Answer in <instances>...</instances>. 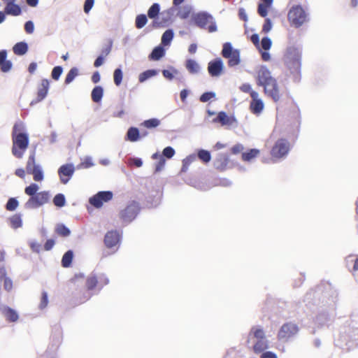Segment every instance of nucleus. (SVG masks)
<instances>
[{
    "label": "nucleus",
    "instance_id": "61",
    "mask_svg": "<svg viewBox=\"0 0 358 358\" xmlns=\"http://www.w3.org/2000/svg\"><path fill=\"white\" fill-rule=\"evenodd\" d=\"M30 247L34 252H39L41 248V245L37 242H31Z\"/></svg>",
    "mask_w": 358,
    "mask_h": 358
},
{
    "label": "nucleus",
    "instance_id": "14",
    "mask_svg": "<svg viewBox=\"0 0 358 358\" xmlns=\"http://www.w3.org/2000/svg\"><path fill=\"white\" fill-rule=\"evenodd\" d=\"M121 235L117 230L108 231L103 239L105 246L108 249H113L119 245Z\"/></svg>",
    "mask_w": 358,
    "mask_h": 358
},
{
    "label": "nucleus",
    "instance_id": "34",
    "mask_svg": "<svg viewBox=\"0 0 358 358\" xmlns=\"http://www.w3.org/2000/svg\"><path fill=\"white\" fill-rule=\"evenodd\" d=\"M55 233L62 237L69 236L71 231L63 224H58L55 227Z\"/></svg>",
    "mask_w": 358,
    "mask_h": 358
},
{
    "label": "nucleus",
    "instance_id": "40",
    "mask_svg": "<svg viewBox=\"0 0 358 358\" xmlns=\"http://www.w3.org/2000/svg\"><path fill=\"white\" fill-rule=\"evenodd\" d=\"M18 206L19 202L15 198H10L6 204V209L8 211H13Z\"/></svg>",
    "mask_w": 358,
    "mask_h": 358
},
{
    "label": "nucleus",
    "instance_id": "30",
    "mask_svg": "<svg viewBox=\"0 0 358 358\" xmlns=\"http://www.w3.org/2000/svg\"><path fill=\"white\" fill-rule=\"evenodd\" d=\"M103 95V90L101 86H96L92 91V99L95 103L101 101Z\"/></svg>",
    "mask_w": 358,
    "mask_h": 358
},
{
    "label": "nucleus",
    "instance_id": "37",
    "mask_svg": "<svg viewBox=\"0 0 358 358\" xmlns=\"http://www.w3.org/2000/svg\"><path fill=\"white\" fill-rule=\"evenodd\" d=\"M173 38V32L171 29L166 30L162 36V43L168 45Z\"/></svg>",
    "mask_w": 358,
    "mask_h": 358
},
{
    "label": "nucleus",
    "instance_id": "43",
    "mask_svg": "<svg viewBox=\"0 0 358 358\" xmlns=\"http://www.w3.org/2000/svg\"><path fill=\"white\" fill-rule=\"evenodd\" d=\"M54 204L57 207H63L65 205L66 200L64 194H57L53 199Z\"/></svg>",
    "mask_w": 358,
    "mask_h": 358
},
{
    "label": "nucleus",
    "instance_id": "27",
    "mask_svg": "<svg viewBox=\"0 0 358 358\" xmlns=\"http://www.w3.org/2000/svg\"><path fill=\"white\" fill-rule=\"evenodd\" d=\"M9 224L11 228L17 229L22 227V215L16 213L10 216L8 219Z\"/></svg>",
    "mask_w": 358,
    "mask_h": 358
},
{
    "label": "nucleus",
    "instance_id": "36",
    "mask_svg": "<svg viewBox=\"0 0 358 358\" xmlns=\"http://www.w3.org/2000/svg\"><path fill=\"white\" fill-rule=\"evenodd\" d=\"M160 6L158 3H153L148 11V16L150 19H155L159 13Z\"/></svg>",
    "mask_w": 358,
    "mask_h": 358
},
{
    "label": "nucleus",
    "instance_id": "60",
    "mask_svg": "<svg viewBox=\"0 0 358 358\" xmlns=\"http://www.w3.org/2000/svg\"><path fill=\"white\" fill-rule=\"evenodd\" d=\"M55 245V241L53 239H48L44 244V250L46 251L50 250Z\"/></svg>",
    "mask_w": 358,
    "mask_h": 358
},
{
    "label": "nucleus",
    "instance_id": "25",
    "mask_svg": "<svg viewBox=\"0 0 358 358\" xmlns=\"http://www.w3.org/2000/svg\"><path fill=\"white\" fill-rule=\"evenodd\" d=\"M268 348V341L266 338L257 340L253 345V351L256 354L264 352Z\"/></svg>",
    "mask_w": 358,
    "mask_h": 358
},
{
    "label": "nucleus",
    "instance_id": "11",
    "mask_svg": "<svg viewBox=\"0 0 358 358\" xmlns=\"http://www.w3.org/2000/svg\"><path fill=\"white\" fill-rule=\"evenodd\" d=\"M285 56L290 68L295 69L300 68L301 52L298 48H288Z\"/></svg>",
    "mask_w": 358,
    "mask_h": 358
},
{
    "label": "nucleus",
    "instance_id": "58",
    "mask_svg": "<svg viewBox=\"0 0 358 358\" xmlns=\"http://www.w3.org/2000/svg\"><path fill=\"white\" fill-rule=\"evenodd\" d=\"M94 0H86L84 4V11L88 13L94 5Z\"/></svg>",
    "mask_w": 358,
    "mask_h": 358
},
{
    "label": "nucleus",
    "instance_id": "56",
    "mask_svg": "<svg viewBox=\"0 0 358 358\" xmlns=\"http://www.w3.org/2000/svg\"><path fill=\"white\" fill-rule=\"evenodd\" d=\"M93 166V163L90 158H85L79 165L80 168L88 169Z\"/></svg>",
    "mask_w": 358,
    "mask_h": 358
},
{
    "label": "nucleus",
    "instance_id": "29",
    "mask_svg": "<svg viewBox=\"0 0 358 358\" xmlns=\"http://www.w3.org/2000/svg\"><path fill=\"white\" fill-rule=\"evenodd\" d=\"M28 50V45L25 42L17 43L13 48V51L16 55H23Z\"/></svg>",
    "mask_w": 358,
    "mask_h": 358
},
{
    "label": "nucleus",
    "instance_id": "15",
    "mask_svg": "<svg viewBox=\"0 0 358 358\" xmlns=\"http://www.w3.org/2000/svg\"><path fill=\"white\" fill-rule=\"evenodd\" d=\"M75 171L72 164H66L61 166L58 169V175L63 184H66L71 179Z\"/></svg>",
    "mask_w": 358,
    "mask_h": 358
},
{
    "label": "nucleus",
    "instance_id": "24",
    "mask_svg": "<svg viewBox=\"0 0 358 358\" xmlns=\"http://www.w3.org/2000/svg\"><path fill=\"white\" fill-rule=\"evenodd\" d=\"M251 338H256L257 340L266 338L263 329L259 327H253L251 329L248 335V341Z\"/></svg>",
    "mask_w": 358,
    "mask_h": 358
},
{
    "label": "nucleus",
    "instance_id": "19",
    "mask_svg": "<svg viewBox=\"0 0 358 358\" xmlns=\"http://www.w3.org/2000/svg\"><path fill=\"white\" fill-rule=\"evenodd\" d=\"M12 62L7 59V51L6 50H0V70L6 73L12 69Z\"/></svg>",
    "mask_w": 358,
    "mask_h": 358
},
{
    "label": "nucleus",
    "instance_id": "51",
    "mask_svg": "<svg viewBox=\"0 0 358 358\" xmlns=\"http://www.w3.org/2000/svg\"><path fill=\"white\" fill-rule=\"evenodd\" d=\"M215 96V94L214 92H205L200 96V101L201 102H207L208 101L210 100L211 99L214 98Z\"/></svg>",
    "mask_w": 358,
    "mask_h": 358
},
{
    "label": "nucleus",
    "instance_id": "4",
    "mask_svg": "<svg viewBox=\"0 0 358 358\" xmlns=\"http://www.w3.org/2000/svg\"><path fill=\"white\" fill-rule=\"evenodd\" d=\"M287 20L291 26L299 28L308 21V15L301 6H293L287 13Z\"/></svg>",
    "mask_w": 358,
    "mask_h": 358
},
{
    "label": "nucleus",
    "instance_id": "62",
    "mask_svg": "<svg viewBox=\"0 0 358 358\" xmlns=\"http://www.w3.org/2000/svg\"><path fill=\"white\" fill-rule=\"evenodd\" d=\"M27 171L24 169H17L15 171V174L20 177V178L24 179L25 178Z\"/></svg>",
    "mask_w": 358,
    "mask_h": 358
},
{
    "label": "nucleus",
    "instance_id": "28",
    "mask_svg": "<svg viewBox=\"0 0 358 358\" xmlns=\"http://www.w3.org/2000/svg\"><path fill=\"white\" fill-rule=\"evenodd\" d=\"M140 132L138 128L131 127H130L126 135V139L131 142H136L140 139Z\"/></svg>",
    "mask_w": 358,
    "mask_h": 358
},
{
    "label": "nucleus",
    "instance_id": "12",
    "mask_svg": "<svg viewBox=\"0 0 358 358\" xmlns=\"http://www.w3.org/2000/svg\"><path fill=\"white\" fill-rule=\"evenodd\" d=\"M299 331L297 324L292 322L285 323L278 333V340L287 341L295 336Z\"/></svg>",
    "mask_w": 358,
    "mask_h": 358
},
{
    "label": "nucleus",
    "instance_id": "20",
    "mask_svg": "<svg viewBox=\"0 0 358 358\" xmlns=\"http://www.w3.org/2000/svg\"><path fill=\"white\" fill-rule=\"evenodd\" d=\"M215 122H220L222 125H231L236 122V119L232 116H228L225 112L218 113L217 116L213 120Z\"/></svg>",
    "mask_w": 358,
    "mask_h": 358
},
{
    "label": "nucleus",
    "instance_id": "23",
    "mask_svg": "<svg viewBox=\"0 0 358 358\" xmlns=\"http://www.w3.org/2000/svg\"><path fill=\"white\" fill-rule=\"evenodd\" d=\"M185 68L191 74H197L200 72L199 64L192 59H188L185 62Z\"/></svg>",
    "mask_w": 358,
    "mask_h": 358
},
{
    "label": "nucleus",
    "instance_id": "53",
    "mask_svg": "<svg viewBox=\"0 0 358 358\" xmlns=\"http://www.w3.org/2000/svg\"><path fill=\"white\" fill-rule=\"evenodd\" d=\"M241 91L245 93H249L250 96L252 97V93L256 92L255 91L252 90V87L248 83H244L240 87Z\"/></svg>",
    "mask_w": 358,
    "mask_h": 358
},
{
    "label": "nucleus",
    "instance_id": "49",
    "mask_svg": "<svg viewBox=\"0 0 358 358\" xmlns=\"http://www.w3.org/2000/svg\"><path fill=\"white\" fill-rule=\"evenodd\" d=\"M48 303V294L46 292H43L41 298V302L39 304L40 309H44L47 307Z\"/></svg>",
    "mask_w": 358,
    "mask_h": 358
},
{
    "label": "nucleus",
    "instance_id": "26",
    "mask_svg": "<svg viewBox=\"0 0 358 358\" xmlns=\"http://www.w3.org/2000/svg\"><path fill=\"white\" fill-rule=\"evenodd\" d=\"M260 154V150L256 148L250 149L248 151L243 152L241 159L243 162H250L253 159L258 157Z\"/></svg>",
    "mask_w": 358,
    "mask_h": 358
},
{
    "label": "nucleus",
    "instance_id": "8",
    "mask_svg": "<svg viewBox=\"0 0 358 358\" xmlns=\"http://www.w3.org/2000/svg\"><path fill=\"white\" fill-rule=\"evenodd\" d=\"M108 282V279L103 273H92L86 279L85 286L87 290H93L96 287L101 289L106 285Z\"/></svg>",
    "mask_w": 358,
    "mask_h": 358
},
{
    "label": "nucleus",
    "instance_id": "59",
    "mask_svg": "<svg viewBox=\"0 0 358 358\" xmlns=\"http://www.w3.org/2000/svg\"><path fill=\"white\" fill-rule=\"evenodd\" d=\"M243 149L244 148L241 144H236L231 148V151L232 154L236 155L241 152Z\"/></svg>",
    "mask_w": 358,
    "mask_h": 358
},
{
    "label": "nucleus",
    "instance_id": "6",
    "mask_svg": "<svg viewBox=\"0 0 358 358\" xmlns=\"http://www.w3.org/2000/svg\"><path fill=\"white\" fill-rule=\"evenodd\" d=\"M222 55L223 57L228 59V66L233 67L239 64L240 59V51L236 49H234L230 43H225L223 45Z\"/></svg>",
    "mask_w": 358,
    "mask_h": 358
},
{
    "label": "nucleus",
    "instance_id": "21",
    "mask_svg": "<svg viewBox=\"0 0 358 358\" xmlns=\"http://www.w3.org/2000/svg\"><path fill=\"white\" fill-rule=\"evenodd\" d=\"M229 161V157L227 155H220L215 159L214 166L217 170L223 171L227 169Z\"/></svg>",
    "mask_w": 358,
    "mask_h": 358
},
{
    "label": "nucleus",
    "instance_id": "63",
    "mask_svg": "<svg viewBox=\"0 0 358 358\" xmlns=\"http://www.w3.org/2000/svg\"><path fill=\"white\" fill-rule=\"evenodd\" d=\"M250 40L252 42V43L256 46H259V35L257 34H254L251 36Z\"/></svg>",
    "mask_w": 358,
    "mask_h": 358
},
{
    "label": "nucleus",
    "instance_id": "35",
    "mask_svg": "<svg viewBox=\"0 0 358 358\" xmlns=\"http://www.w3.org/2000/svg\"><path fill=\"white\" fill-rule=\"evenodd\" d=\"M78 75V69L76 67L71 68L66 76L64 83L66 85H69L74 80V78Z\"/></svg>",
    "mask_w": 358,
    "mask_h": 358
},
{
    "label": "nucleus",
    "instance_id": "16",
    "mask_svg": "<svg viewBox=\"0 0 358 358\" xmlns=\"http://www.w3.org/2000/svg\"><path fill=\"white\" fill-rule=\"evenodd\" d=\"M223 69L224 64L220 58H216L208 64V71L212 77L220 76L222 73Z\"/></svg>",
    "mask_w": 358,
    "mask_h": 358
},
{
    "label": "nucleus",
    "instance_id": "38",
    "mask_svg": "<svg viewBox=\"0 0 358 358\" xmlns=\"http://www.w3.org/2000/svg\"><path fill=\"white\" fill-rule=\"evenodd\" d=\"M148 19L145 15L141 14L136 16V27L137 29H141L143 28L147 23Z\"/></svg>",
    "mask_w": 358,
    "mask_h": 358
},
{
    "label": "nucleus",
    "instance_id": "55",
    "mask_svg": "<svg viewBox=\"0 0 358 358\" xmlns=\"http://www.w3.org/2000/svg\"><path fill=\"white\" fill-rule=\"evenodd\" d=\"M166 163V160L162 157L159 156V160L155 165V171L159 172L162 170Z\"/></svg>",
    "mask_w": 358,
    "mask_h": 358
},
{
    "label": "nucleus",
    "instance_id": "33",
    "mask_svg": "<svg viewBox=\"0 0 358 358\" xmlns=\"http://www.w3.org/2000/svg\"><path fill=\"white\" fill-rule=\"evenodd\" d=\"M165 54L164 49L161 46H157L153 49L149 57L152 60H159Z\"/></svg>",
    "mask_w": 358,
    "mask_h": 358
},
{
    "label": "nucleus",
    "instance_id": "45",
    "mask_svg": "<svg viewBox=\"0 0 358 358\" xmlns=\"http://www.w3.org/2000/svg\"><path fill=\"white\" fill-rule=\"evenodd\" d=\"M155 75V71L153 70H148L143 72L139 76V82L143 83L148 78Z\"/></svg>",
    "mask_w": 358,
    "mask_h": 358
},
{
    "label": "nucleus",
    "instance_id": "10",
    "mask_svg": "<svg viewBox=\"0 0 358 358\" xmlns=\"http://www.w3.org/2000/svg\"><path fill=\"white\" fill-rule=\"evenodd\" d=\"M140 210L138 202L132 201L120 212V217L124 222H131L137 216Z\"/></svg>",
    "mask_w": 358,
    "mask_h": 358
},
{
    "label": "nucleus",
    "instance_id": "3",
    "mask_svg": "<svg viewBox=\"0 0 358 358\" xmlns=\"http://www.w3.org/2000/svg\"><path fill=\"white\" fill-rule=\"evenodd\" d=\"M39 187L36 183H31L24 188V193L29 196L24 203L27 209H36L48 203L50 200V194L48 191L38 192Z\"/></svg>",
    "mask_w": 358,
    "mask_h": 358
},
{
    "label": "nucleus",
    "instance_id": "52",
    "mask_svg": "<svg viewBox=\"0 0 358 358\" xmlns=\"http://www.w3.org/2000/svg\"><path fill=\"white\" fill-rule=\"evenodd\" d=\"M175 155V150L173 148L168 146L163 150V155L169 159Z\"/></svg>",
    "mask_w": 358,
    "mask_h": 358
},
{
    "label": "nucleus",
    "instance_id": "13",
    "mask_svg": "<svg viewBox=\"0 0 358 358\" xmlns=\"http://www.w3.org/2000/svg\"><path fill=\"white\" fill-rule=\"evenodd\" d=\"M113 192L110 191L99 192L89 200L90 203L96 208H101L103 203H106L113 199Z\"/></svg>",
    "mask_w": 358,
    "mask_h": 358
},
{
    "label": "nucleus",
    "instance_id": "7",
    "mask_svg": "<svg viewBox=\"0 0 358 358\" xmlns=\"http://www.w3.org/2000/svg\"><path fill=\"white\" fill-rule=\"evenodd\" d=\"M27 173L32 175L34 180L41 182L44 176L41 167L36 164L35 152H33L28 158L26 164Z\"/></svg>",
    "mask_w": 358,
    "mask_h": 358
},
{
    "label": "nucleus",
    "instance_id": "47",
    "mask_svg": "<svg viewBox=\"0 0 358 358\" xmlns=\"http://www.w3.org/2000/svg\"><path fill=\"white\" fill-rule=\"evenodd\" d=\"M2 281L3 282L4 289L7 292L11 291L13 289V281L7 276V274L5 275V278H3Z\"/></svg>",
    "mask_w": 358,
    "mask_h": 358
},
{
    "label": "nucleus",
    "instance_id": "42",
    "mask_svg": "<svg viewBox=\"0 0 358 358\" xmlns=\"http://www.w3.org/2000/svg\"><path fill=\"white\" fill-rule=\"evenodd\" d=\"M271 5L266 4L265 3H261L258 5L257 12L259 15L263 17H265L268 15V9Z\"/></svg>",
    "mask_w": 358,
    "mask_h": 358
},
{
    "label": "nucleus",
    "instance_id": "22",
    "mask_svg": "<svg viewBox=\"0 0 358 358\" xmlns=\"http://www.w3.org/2000/svg\"><path fill=\"white\" fill-rule=\"evenodd\" d=\"M50 83L47 79H43L41 85L38 89L37 100L38 101H42L47 96Z\"/></svg>",
    "mask_w": 358,
    "mask_h": 358
},
{
    "label": "nucleus",
    "instance_id": "31",
    "mask_svg": "<svg viewBox=\"0 0 358 358\" xmlns=\"http://www.w3.org/2000/svg\"><path fill=\"white\" fill-rule=\"evenodd\" d=\"M3 314L8 322H14L18 320V315L16 311L9 307L5 308Z\"/></svg>",
    "mask_w": 358,
    "mask_h": 358
},
{
    "label": "nucleus",
    "instance_id": "17",
    "mask_svg": "<svg viewBox=\"0 0 358 358\" xmlns=\"http://www.w3.org/2000/svg\"><path fill=\"white\" fill-rule=\"evenodd\" d=\"M3 3L4 12L8 15L18 16L22 13L21 7L16 3L17 0H1Z\"/></svg>",
    "mask_w": 358,
    "mask_h": 358
},
{
    "label": "nucleus",
    "instance_id": "5",
    "mask_svg": "<svg viewBox=\"0 0 358 358\" xmlns=\"http://www.w3.org/2000/svg\"><path fill=\"white\" fill-rule=\"evenodd\" d=\"M194 24L201 29H207L212 33L217 31V25L213 16L206 12H199L192 17Z\"/></svg>",
    "mask_w": 358,
    "mask_h": 358
},
{
    "label": "nucleus",
    "instance_id": "2",
    "mask_svg": "<svg viewBox=\"0 0 358 358\" xmlns=\"http://www.w3.org/2000/svg\"><path fill=\"white\" fill-rule=\"evenodd\" d=\"M12 154L17 158L21 159L29 146V134L22 122L14 124L12 131Z\"/></svg>",
    "mask_w": 358,
    "mask_h": 358
},
{
    "label": "nucleus",
    "instance_id": "54",
    "mask_svg": "<svg viewBox=\"0 0 358 358\" xmlns=\"http://www.w3.org/2000/svg\"><path fill=\"white\" fill-rule=\"evenodd\" d=\"M272 28V24L271 20L266 18L262 27V31L264 33H268Z\"/></svg>",
    "mask_w": 358,
    "mask_h": 358
},
{
    "label": "nucleus",
    "instance_id": "1",
    "mask_svg": "<svg viewBox=\"0 0 358 358\" xmlns=\"http://www.w3.org/2000/svg\"><path fill=\"white\" fill-rule=\"evenodd\" d=\"M257 85L264 88L265 95L271 97L275 102L280 99V90L276 80L271 76L270 71L262 66L257 72Z\"/></svg>",
    "mask_w": 358,
    "mask_h": 358
},
{
    "label": "nucleus",
    "instance_id": "57",
    "mask_svg": "<svg viewBox=\"0 0 358 358\" xmlns=\"http://www.w3.org/2000/svg\"><path fill=\"white\" fill-rule=\"evenodd\" d=\"M24 30L27 34H32L34 30V25L31 21H27L24 24Z\"/></svg>",
    "mask_w": 358,
    "mask_h": 358
},
{
    "label": "nucleus",
    "instance_id": "64",
    "mask_svg": "<svg viewBox=\"0 0 358 358\" xmlns=\"http://www.w3.org/2000/svg\"><path fill=\"white\" fill-rule=\"evenodd\" d=\"M261 358H277V355L274 352L267 351L262 354Z\"/></svg>",
    "mask_w": 358,
    "mask_h": 358
},
{
    "label": "nucleus",
    "instance_id": "18",
    "mask_svg": "<svg viewBox=\"0 0 358 358\" xmlns=\"http://www.w3.org/2000/svg\"><path fill=\"white\" fill-rule=\"evenodd\" d=\"M252 101L250 103V110L255 115H259L264 108L263 101L259 97L257 92L252 93Z\"/></svg>",
    "mask_w": 358,
    "mask_h": 358
},
{
    "label": "nucleus",
    "instance_id": "9",
    "mask_svg": "<svg viewBox=\"0 0 358 358\" xmlns=\"http://www.w3.org/2000/svg\"><path fill=\"white\" fill-rule=\"evenodd\" d=\"M290 150V143L285 138L278 139L271 150L273 158L280 159L286 156Z\"/></svg>",
    "mask_w": 358,
    "mask_h": 358
},
{
    "label": "nucleus",
    "instance_id": "50",
    "mask_svg": "<svg viewBox=\"0 0 358 358\" xmlns=\"http://www.w3.org/2000/svg\"><path fill=\"white\" fill-rule=\"evenodd\" d=\"M271 40L268 37H264L262 39L261 46L264 50H268L271 47Z\"/></svg>",
    "mask_w": 358,
    "mask_h": 358
},
{
    "label": "nucleus",
    "instance_id": "44",
    "mask_svg": "<svg viewBox=\"0 0 358 358\" xmlns=\"http://www.w3.org/2000/svg\"><path fill=\"white\" fill-rule=\"evenodd\" d=\"M122 78L123 73L121 69H116L113 73V79L114 83L117 86H119L121 84L122 81Z\"/></svg>",
    "mask_w": 358,
    "mask_h": 358
},
{
    "label": "nucleus",
    "instance_id": "41",
    "mask_svg": "<svg viewBox=\"0 0 358 358\" xmlns=\"http://www.w3.org/2000/svg\"><path fill=\"white\" fill-rule=\"evenodd\" d=\"M198 157L204 163H208L210 161L211 155L210 152L205 150H200L198 152Z\"/></svg>",
    "mask_w": 358,
    "mask_h": 358
},
{
    "label": "nucleus",
    "instance_id": "39",
    "mask_svg": "<svg viewBox=\"0 0 358 358\" xmlns=\"http://www.w3.org/2000/svg\"><path fill=\"white\" fill-rule=\"evenodd\" d=\"M160 124V121L157 118H152L145 120L141 125L148 129L155 128Z\"/></svg>",
    "mask_w": 358,
    "mask_h": 358
},
{
    "label": "nucleus",
    "instance_id": "48",
    "mask_svg": "<svg viewBox=\"0 0 358 358\" xmlns=\"http://www.w3.org/2000/svg\"><path fill=\"white\" fill-rule=\"evenodd\" d=\"M112 46H113V41L111 40H109L108 43L101 50V56H103L104 57L108 56L110 54V52H111Z\"/></svg>",
    "mask_w": 358,
    "mask_h": 358
},
{
    "label": "nucleus",
    "instance_id": "32",
    "mask_svg": "<svg viewBox=\"0 0 358 358\" xmlns=\"http://www.w3.org/2000/svg\"><path fill=\"white\" fill-rule=\"evenodd\" d=\"M73 259V252L71 250L66 252L62 259V266L68 268L71 265Z\"/></svg>",
    "mask_w": 358,
    "mask_h": 358
},
{
    "label": "nucleus",
    "instance_id": "46",
    "mask_svg": "<svg viewBox=\"0 0 358 358\" xmlns=\"http://www.w3.org/2000/svg\"><path fill=\"white\" fill-rule=\"evenodd\" d=\"M62 71H63V69L62 66H57L54 67L52 71V73H51V76H52V79H54L55 80H57L59 78L60 76L62 75Z\"/></svg>",
    "mask_w": 358,
    "mask_h": 358
}]
</instances>
